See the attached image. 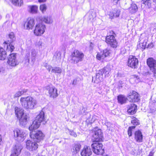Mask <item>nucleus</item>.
<instances>
[{
	"instance_id": "46",
	"label": "nucleus",
	"mask_w": 156,
	"mask_h": 156,
	"mask_svg": "<svg viewBox=\"0 0 156 156\" xmlns=\"http://www.w3.org/2000/svg\"><path fill=\"white\" fill-rule=\"evenodd\" d=\"M43 65L46 68L49 72L50 71L51 69V70H52V69L53 67L50 65H48L47 63H44Z\"/></svg>"
},
{
	"instance_id": "7",
	"label": "nucleus",
	"mask_w": 156,
	"mask_h": 156,
	"mask_svg": "<svg viewBox=\"0 0 156 156\" xmlns=\"http://www.w3.org/2000/svg\"><path fill=\"white\" fill-rule=\"evenodd\" d=\"M7 63L11 67H15L18 65L19 62L16 58V53H12L8 56Z\"/></svg>"
},
{
	"instance_id": "30",
	"label": "nucleus",
	"mask_w": 156,
	"mask_h": 156,
	"mask_svg": "<svg viewBox=\"0 0 156 156\" xmlns=\"http://www.w3.org/2000/svg\"><path fill=\"white\" fill-rule=\"evenodd\" d=\"M29 12L32 14H35L37 12L38 6L36 5H30L28 6Z\"/></svg>"
},
{
	"instance_id": "32",
	"label": "nucleus",
	"mask_w": 156,
	"mask_h": 156,
	"mask_svg": "<svg viewBox=\"0 0 156 156\" xmlns=\"http://www.w3.org/2000/svg\"><path fill=\"white\" fill-rule=\"evenodd\" d=\"M34 136L35 139L37 140V141L38 142V140L39 141L43 139L44 135L41 131H39L35 133Z\"/></svg>"
},
{
	"instance_id": "53",
	"label": "nucleus",
	"mask_w": 156,
	"mask_h": 156,
	"mask_svg": "<svg viewBox=\"0 0 156 156\" xmlns=\"http://www.w3.org/2000/svg\"><path fill=\"white\" fill-rule=\"evenodd\" d=\"M47 0H38V2L40 3L45 2Z\"/></svg>"
},
{
	"instance_id": "58",
	"label": "nucleus",
	"mask_w": 156,
	"mask_h": 156,
	"mask_svg": "<svg viewBox=\"0 0 156 156\" xmlns=\"http://www.w3.org/2000/svg\"><path fill=\"white\" fill-rule=\"evenodd\" d=\"M93 45V44L92 43H90V47H93L92 46Z\"/></svg>"
},
{
	"instance_id": "57",
	"label": "nucleus",
	"mask_w": 156,
	"mask_h": 156,
	"mask_svg": "<svg viewBox=\"0 0 156 156\" xmlns=\"http://www.w3.org/2000/svg\"><path fill=\"white\" fill-rule=\"evenodd\" d=\"M82 110H83V113H84L85 111L86 110V109H85V108L83 107Z\"/></svg>"
},
{
	"instance_id": "6",
	"label": "nucleus",
	"mask_w": 156,
	"mask_h": 156,
	"mask_svg": "<svg viewBox=\"0 0 156 156\" xmlns=\"http://www.w3.org/2000/svg\"><path fill=\"white\" fill-rule=\"evenodd\" d=\"M46 27L42 22L37 23L34 30V34L36 36H41L45 32Z\"/></svg>"
},
{
	"instance_id": "15",
	"label": "nucleus",
	"mask_w": 156,
	"mask_h": 156,
	"mask_svg": "<svg viewBox=\"0 0 156 156\" xmlns=\"http://www.w3.org/2000/svg\"><path fill=\"white\" fill-rule=\"evenodd\" d=\"M37 144L30 140H28L26 142V147L30 151H35L38 148Z\"/></svg>"
},
{
	"instance_id": "3",
	"label": "nucleus",
	"mask_w": 156,
	"mask_h": 156,
	"mask_svg": "<svg viewBox=\"0 0 156 156\" xmlns=\"http://www.w3.org/2000/svg\"><path fill=\"white\" fill-rule=\"evenodd\" d=\"M9 40L5 41L3 44L5 48H6L7 51L12 52L15 48L14 46L12 44L15 39L13 33L12 32L10 33L9 35Z\"/></svg>"
},
{
	"instance_id": "40",
	"label": "nucleus",
	"mask_w": 156,
	"mask_h": 156,
	"mask_svg": "<svg viewBox=\"0 0 156 156\" xmlns=\"http://www.w3.org/2000/svg\"><path fill=\"white\" fill-rule=\"evenodd\" d=\"M113 14L112 16L110 15V18L112 19L114 17H117L119 16L120 14V11L119 10H117L116 11H115L113 13Z\"/></svg>"
},
{
	"instance_id": "41",
	"label": "nucleus",
	"mask_w": 156,
	"mask_h": 156,
	"mask_svg": "<svg viewBox=\"0 0 156 156\" xmlns=\"http://www.w3.org/2000/svg\"><path fill=\"white\" fill-rule=\"evenodd\" d=\"M132 119H133L132 120L131 122L133 125L137 126L140 124L139 121L137 118L134 117Z\"/></svg>"
},
{
	"instance_id": "9",
	"label": "nucleus",
	"mask_w": 156,
	"mask_h": 156,
	"mask_svg": "<svg viewBox=\"0 0 156 156\" xmlns=\"http://www.w3.org/2000/svg\"><path fill=\"white\" fill-rule=\"evenodd\" d=\"M138 60L135 56H130L128 61V66L133 69L137 68Z\"/></svg>"
},
{
	"instance_id": "12",
	"label": "nucleus",
	"mask_w": 156,
	"mask_h": 156,
	"mask_svg": "<svg viewBox=\"0 0 156 156\" xmlns=\"http://www.w3.org/2000/svg\"><path fill=\"white\" fill-rule=\"evenodd\" d=\"M138 94L135 91L130 92L127 96L128 100L131 102H138L139 100Z\"/></svg>"
},
{
	"instance_id": "61",
	"label": "nucleus",
	"mask_w": 156,
	"mask_h": 156,
	"mask_svg": "<svg viewBox=\"0 0 156 156\" xmlns=\"http://www.w3.org/2000/svg\"><path fill=\"white\" fill-rule=\"evenodd\" d=\"M153 47V44L152 43L151 44V48H152Z\"/></svg>"
},
{
	"instance_id": "35",
	"label": "nucleus",
	"mask_w": 156,
	"mask_h": 156,
	"mask_svg": "<svg viewBox=\"0 0 156 156\" xmlns=\"http://www.w3.org/2000/svg\"><path fill=\"white\" fill-rule=\"evenodd\" d=\"M12 4L16 6L20 7L23 4V0H10Z\"/></svg>"
},
{
	"instance_id": "4",
	"label": "nucleus",
	"mask_w": 156,
	"mask_h": 156,
	"mask_svg": "<svg viewBox=\"0 0 156 156\" xmlns=\"http://www.w3.org/2000/svg\"><path fill=\"white\" fill-rule=\"evenodd\" d=\"M15 139L19 142H22L24 139L26 134L24 131L19 128H16L13 130Z\"/></svg>"
},
{
	"instance_id": "18",
	"label": "nucleus",
	"mask_w": 156,
	"mask_h": 156,
	"mask_svg": "<svg viewBox=\"0 0 156 156\" xmlns=\"http://www.w3.org/2000/svg\"><path fill=\"white\" fill-rule=\"evenodd\" d=\"M23 148L20 144H16L13 148L12 153L10 156H18L20 154Z\"/></svg>"
},
{
	"instance_id": "8",
	"label": "nucleus",
	"mask_w": 156,
	"mask_h": 156,
	"mask_svg": "<svg viewBox=\"0 0 156 156\" xmlns=\"http://www.w3.org/2000/svg\"><path fill=\"white\" fill-rule=\"evenodd\" d=\"M105 41L112 47L116 48L117 47L118 42L115 37L113 35L107 36L105 38Z\"/></svg>"
},
{
	"instance_id": "48",
	"label": "nucleus",
	"mask_w": 156,
	"mask_h": 156,
	"mask_svg": "<svg viewBox=\"0 0 156 156\" xmlns=\"http://www.w3.org/2000/svg\"><path fill=\"white\" fill-rule=\"evenodd\" d=\"M126 52V50L124 47H122L120 50V53L122 55L124 54Z\"/></svg>"
},
{
	"instance_id": "11",
	"label": "nucleus",
	"mask_w": 156,
	"mask_h": 156,
	"mask_svg": "<svg viewBox=\"0 0 156 156\" xmlns=\"http://www.w3.org/2000/svg\"><path fill=\"white\" fill-rule=\"evenodd\" d=\"M35 24L34 20L31 17H29L24 24L25 28L27 30H32Z\"/></svg>"
},
{
	"instance_id": "13",
	"label": "nucleus",
	"mask_w": 156,
	"mask_h": 156,
	"mask_svg": "<svg viewBox=\"0 0 156 156\" xmlns=\"http://www.w3.org/2000/svg\"><path fill=\"white\" fill-rule=\"evenodd\" d=\"M102 133L101 130L99 129L94 132L92 135V140L93 142H99L102 140Z\"/></svg>"
},
{
	"instance_id": "16",
	"label": "nucleus",
	"mask_w": 156,
	"mask_h": 156,
	"mask_svg": "<svg viewBox=\"0 0 156 156\" xmlns=\"http://www.w3.org/2000/svg\"><path fill=\"white\" fill-rule=\"evenodd\" d=\"M29 118V115L27 113H24L18 118L20 125L24 127L27 125Z\"/></svg>"
},
{
	"instance_id": "39",
	"label": "nucleus",
	"mask_w": 156,
	"mask_h": 156,
	"mask_svg": "<svg viewBox=\"0 0 156 156\" xmlns=\"http://www.w3.org/2000/svg\"><path fill=\"white\" fill-rule=\"evenodd\" d=\"M137 9L138 8L137 5L134 4H132L131 7L129 8L130 12L132 14L136 12Z\"/></svg>"
},
{
	"instance_id": "26",
	"label": "nucleus",
	"mask_w": 156,
	"mask_h": 156,
	"mask_svg": "<svg viewBox=\"0 0 156 156\" xmlns=\"http://www.w3.org/2000/svg\"><path fill=\"white\" fill-rule=\"evenodd\" d=\"M40 123L35 119L33 122L32 124L29 127V129L30 131L36 129L38 128L40 125Z\"/></svg>"
},
{
	"instance_id": "23",
	"label": "nucleus",
	"mask_w": 156,
	"mask_h": 156,
	"mask_svg": "<svg viewBox=\"0 0 156 156\" xmlns=\"http://www.w3.org/2000/svg\"><path fill=\"white\" fill-rule=\"evenodd\" d=\"M103 76L101 75L98 71L96 73V76L92 77V81L98 84L103 80Z\"/></svg>"
},
{
	"instance_id": "24",
	"label": "nucleus",
	"mask_w": 156,
	"mask_h": 156,
	"mask_svg": "<svg viewBox=\"0 0 156 156\" xmlns=\"http://www.w3.org/2000/svg\"><path fill=\"white\" fill-rule=\"evenodd\" d=\"M151 101H150L149 104L150 108L151 110L152 109V111H154L155 110V108H154L155 103H156V94H154L152 96L151 98Z\"/></svg>"
},
{
	"instance_id": "60",
	"label": "nucleus",
	"mask_w": 156,
	"mask_h": 156,
	"mask_svg": "<svg viewBox=\"0 0 156 156\" xmlns=\"http://www.w3.org/2000/svg\"><path fill=\"white\" fill-rule=\"evenodd\" d=\"M152 1H153L154 2L156 3V0H151Z\"/></svg>"
},
{
	"instance_id": "14",
	"label": "nucleus",
	"mask_w": 156,
	"mask_h": 156,
	"mask_svg": "<svg viewBox=\"0 0 156 156\" xmlns=\"http://www.w3.org/2000/svg\"><path fill=\"white\" fill-rule=\"evenodd\" d=\"M111 52V51L110 50L108 49H106L104 50L103 52L97 54L96 56L97 58L99 60L103 59L106 57L109 56Z\"/></svg>"
},
{
	"instance_id": "28",
	"label": "nucleus",
	"mask_w": 156,
	"mask_h": 156,
	"mask_svg": "<svg viewBox=\"0 0 156 156\" xmlns=\"http://www.w3.org/2000/svg\"><path fill=\"white\" fill-rule=\"evenodd\" d=\"M35 120L40 123L42 122H44L45 120L44 112L41 111L36 117Z\"/></svg>"
},
{
	"instance_id": "31",
	"label": "nucleus",
	"mask_w": 156,
	"mask_h": 156,
	"mask_svg": "<svg viewBox=\"0 0 156 156\" xmlns=\"http://www.w3.org/2000/svg\"><path fill=\"white\" fill-rule=\"evenodd\" d=\"M41 20L47 24H51L53 22L52 18L50 16H44L42 18Z\"/></svg>"
},
{
	"instance_id": "59",
	"label": "nucleus",
	"mask_w": 156,
	"mask_h": 156,
	"mask_svg": "<svg viewBox=\"0 0 156 156\" xmlns=\"http://www.w3.org/2000/svg\"><path fill=\"white\" fill-rule=\"evenodd\" d=\"M83 113L81 111H80L79 112V114H81Z\"/></svg>"
},
{
	"instance_id": "1",
	"label": "nucleus",
	"mask_w": 156,
	"mask_h": 156,
	"mask_svg": "<svg viewBox=\"0 0 156 156\" xmlns=\"http://www.w3.org/2000/svg\"><path fill=\"white\" fill-rule=\"evenodd\" d=\"M20 101L22 107L27 110L34 109L37 103L35 99L29 96L21 98Z\"/></svg>"
},
{
	"instance_id": "29",
	"label": "nucleus",
	"mask_w": 156,
	"mask_h": 156,
	"mask_svg": "<svg viewBox=\"0 0 156 156\" xmlns=\"http://www.w3.org/2000/svg\"><path fill=\"white\" fill-rule=\"evenodd\" d=\"M118 102L121 105L123 104L126 102L127 98L123 95H119L117 97Z\"/></svg>"
},
{
	"instance_id": "22",
	"label": "nucleus",
	"mask_w": 156,
	"mask_h": 156,
	"mask_svg": "<svg viewBox=\"0 0 156 156\" xmlns=\"http://www.w3.org/2000/svg\"><path fill=\"white\" fill-rule=\"evenodd\" d=\"M99 71L102 76L105 74V77H108L110 76L111 68L109 67H105L104 69L100 70Z\"/></svg>"
},
{
	"instance_id": "33",
	"label": "nucleus",
	"mask_w": 156,
	"mask_h": 156,
	"mask_svg": "<svg viewBox=\"0 0 156 156\" xmlns=\"http://www.w3.org/2000/svg\"><path fill=\"white\" fill-rule=\"evenodd\" d=\"M86 16L88 17L89 20H90L95 17L96 15L94 10L93 9H91L87 13Z\"/></svg>"
},
{
	"instance_id": "37",
	"label": "nucleus",
	"mask_w": 156,
	"mask_h": 156,
	"mask_svg": "<svg viewBox=\"0 0 156 156\" xmlns=\"http://www.w3.org/2000/svg\"><path fill=\"white\" fill-rule=\"evenodd\" d=\"M37 52L35 50L33 49L31 51V61L32 63L34 64L36 60V57L37 54Z\"/></svg>"
},
{
	"instance_id": "21",
	"label": "nucleus",
	"mask_w": 156,
	"mask_h": 156,
	"mask_svg": "<svg viewBox=\"0 0 156 156\" xmlns=\"http://www.w3.org/2000/svg\"><path fill=\"white\" fill-rule=\"evenodd\" d=\"M143 136L140 130H137L135 131L134 133V139L137 142H143Z\"/></svg>"
},
{
	"instance_id": "45",
	"label": "nucleus",
	"mask_w": 156,
	"mask_h": 156,
	"mask_svg": "<svg viewBox=\"0 0 156 156\" xmlns=\"http://www.w3.org/2000/svg\"><path fill=\"white\" fill-rule=\"evenodd\" d=\"M30 53L29 52L27 53L25 56L24 59L26 61V62H27L28 64H29L30 63Z\"/></svg>"
},
{
	"instance_id": "10",
	"label": "nucleus",
	"mask_w": 156,
	"mask_h": 156,
	"mask_svg": "<svg viewBox=\"0 0 156 156\" xmlns=\"http://www.w3.org/2000/svg\"><path fill=\"white\" fill-rule=\"evenodd\" d=\"M147 63L151 70L153 72L154 76L156 78V60L152 58H149L147 59Z\"/></svg>"
},
{
	"instance_id": "63",
	"label": "nucleus",
	"mask_w": 156,
	"mask_h": 156,
	"mask_svg": "<svg viewBox=\"0 0 156 156\" xmlns=\"http://www.w3.org/2000/svg\"><path fill=\"white\" fill-rule=\"evenodd\" d=\"M145 48V46H144V48Z\"/></svg>"
},
{
	"instance_id": "47",
	"label": "nucleus",
	"mask_w": 156,
	"mask_h": 156,
	"mask_svg": "<svg viewBox=\"0 0 156 156\" xmlns=\"http://www.w3.org/2000/svg\"><path fill=\"white\" fill-rule=\"evenodd\" d=\"M69 134L72 136H73L74 137H76L77 136V134L76 133H75L73 131V130H70L69 131Z\"/></svg>"
},
{
	"instance_id": "54",
	"label": "nucleus",
	"mask_w": 156,
	"mask_h": 156,
	"mask_svg": "<svg viewBox=\"0 0 156 156\" xmlns=\"http://www.w3.org/2000/svg\"><path fill=\"white\" fill-rule=\"evenodd\" d=\"M4 71V68L1 66H0V72H2Z\"/></svg>"
},
{
	"instance_id": "43",
	"label": "nucleus",
	"mask_w": 156,
	"mask_h": 156,
	"mask_svg": "<svg viewBox=\"0 0 156 156\" xmlns=\"http://www.w3.org/2000/svg\"><path fill=\"white\" fill-rule=\"evenodd\" d=\"M135 128V126H133L129 127L128 130V134L129 137L132 135V132L133 129H134Z\"/></svg>"
},
{
	"instance_id": "42",
	"label": "nucleus",
	"mask_w": 156,
	"mask_h": 156,
	"mask_svg": "<svg viewBox=\"0 0 156 156\" xmlns=\"http://www.w3.org/2000/svg\"><path fill=\"white\" fill-rule=\"evenodd\" d=\"M47 9V6L45 4H42L40 6V9L42 13L45 12Z\"/></svg>"
},
{
	"instance_id": "49",
	"label": "nucleus",
	"mask_w": 156,
	"mask_h": 156,
	"mask_svg": "<svg viewBox=\"0 0 156 156\" xmlns=\"http://www.w3.org/2000/svg\"><path fill=\"white\" fill-rule=\"evenodd\" d=\"M37 45L39 46H41L42 44V42L41 41H39L37 43Z\"/></svg>"
},
{
	"instance_id": "52",
	"label": "nucleus",
	"mask_w": 156,
	"mask_h": 156,
	"mask_svg": "<svg viewBox=\"0 0 156 156\" xmlns=\"http://www.w3.org/2000/svg\"><path fill=\"white\" fill-rule=\"evenodd\" d=\"M122 76V74L120 72H118L117 74V76L118 77H121Z\"/></svg>"
},
{
	"instance_id": "44",
	"label": "nucleus",
	"mask_w": 156,
	"mask_h": 156,
	"mask_svg": "<svg viewBox=\"0 0 156 156\" xmlns=\"http://www.w3.org/2000/svg\"><path fill=\"white\" fill-rule=\"evenodd\" d=\"M151 1V0H142L141 2L142 4L145 5H147L149 7H150Z\"/></svg>"
},
{
	"instance_id": "64",
	"label": "nucleus",
	"mask_w": 156,
	"mask_h": 156,
	"mask_svg": "<svg viewBox=\"0 0 156 156\" xmlns=\"http://www.w3.org/2000/svg\"><path fill=\"white\" fill-rule=\"evenodd\" d=\"M39 156V155H37V156Z\"/></svg>"
},
{
	"instance_id": "5",
	"label": "nucleus",
	"mask_w": 156,
	"mask_h": 156,
	"mask_svg": "<svg viewBox=\"0 0 156 156\" xmlns=\"http://www.w3.org/2000/svg\"><path fill=\"white\" fill-rule=\"evenodd\" d=\"M103 146L102 144L99 141L94 142L91 145L93 152L98 155H102L104 153Z\"/></svg>"
},
{
	"instance_id": "25",
	"label": "nucleus",
	"mask_w": 156,
	"mask_h": 156,
	"mask_svg": "<svg viewBox=\"0 0 156 156\" xmlns=\"http://www.w3.org/2000/svg\"><path fill=\"white\" fill-rule=\"evenodd\" d=\"M81 146L80 143H75L73 145V148L71 149L72 152L74 154L78 153L81 148Z\"/></svg>"
},
{
	"instance_id": "55",
	"label": "nucleus",
	"mask_w": 156,
	"mask_h": 156,
	"mask_svg": "<svg viewBox=\"0 0 156 156\" xmlns=\"http://www.w3.org/2000/svg\"><path fill=\"white\" fill-rule=\"evenodd\" d=\"M120 0H112V1L115 4H117L118 2Z\"/></svg>"
},
{
	"instance_id": "51",
	"label": "nucleus",
	"mask_w": 156,
	"mask_h": 156,
	"mask_svg": "<svg viewBox=\"0 0 156 156\" xmlns=\"http://www.w3.org/2000/svg\"><path fill=\"white\" fill-rule=\"evenodd\" d=\"M154 152L153 151H151L148 156H153Z\"/></svg>"
},
{
	"instance_id": "34",
	"label": "nucleus",
	"mask_w": 156,
	"mask_h": 156,
	"mask_svg": "<svg viewBox=\"0 0 156 156\" xmlns=\"http://www.w3.org/2000/svg\"><path fill=\"white\" fill-rule=\"evenodd\" d=\"M27 91V89H23L16 93L14 95V97L15 98H18L22 94L26 93Z\"/></svg>"
},
{
	"instance_id": "2",
	"label": "nucleus",
	"mask_w": 156,
	"mask_h": 156,
	"mask_svg": "<svg viewBox=\"0 0 156 156\" xmlns=\"http://www.w3.org/2000/svg\"><path fill=\"white\" fill-rule=\"evenodd\" d=\"M84 56V55L82 52L78 50H75L70 55L72 62L75 64L82 61Z\"/></svg>"
},
{
	"instance_id": "20",
	"label": "nucleus",
	"mask_w": 156,
	"mask_h": 156,
	"mask_svg": "<svg viewBox=\"0 0 156 156\" xmlns=\"http://www.w3.org/2000/svg\"><path fill=\"white\" fill-rule=\"evenodd\" d=\"M92 154V151L91 148L87 146H85L81 152V155L82 156H90Z\"/></svg>"
},
{
	"instance_id": "50",
	"label": "nucleus",
	"mask_w": 156,
	"mask_h": 156,
	"mask_svg": "<svg viewBox=\"0 0 156 156\" xmlns=\"http://www.w3.org/2000/svg\"><path fill=\"white\" fill-rule=\"evenodd\" d=\"M77 83V80L75 79L73 80L72 83V84L73 85H76Z\"/></svg>"
},
{
	"instance_id": "38",
	"label": "nucleus",
	"mask_w": 156,
	"mask_h": 156,
	"mask_svg": "<svg viewBox=\"0 0 156 156\" xmlns=\"http://www.w3.org/2000/svg\"><path fill=\"white\" fill-rule=\"evenodd\" d=\"M51 72L55 73L61 74L62 73V69L59 67H53L51 70Z\"/></svg>"
},
{
	"instance_id": "62",
	"label": "nucleus",
	"mask_w": 156,
	"mask_h": 156,
	"mask_svg": "<svg viewBox=\"0 0 156 156\" xmlns=\"http://www.w3.org/2000/svg\"><path fill=\"white\" fill-rule=\"evenodd\" d=\"M30 137H31V138H32V135H30Z\"/></svg>"
},
{
	"instance_id": "17",
	"label": "nucleus",
	"mask_w": 156,
	"mask_h": 156,
	"mask_svg": "<svg viewBox=\"0 0 156 156\" xmlns=\"http://www.w3.org/2000/svg\"><path fill=\"white\" fill-rule=\"evenodd\" d=\"M47 89L48 91L50 97L54 98L58 96L57 93V90L54 87H47Z\"/></svg>"
},
{
	"instance_id": "56",
	"label": "nucleus",
	"mask_w": 156,
	"mask_h": 156,
	"mask_svg": "<svg viewBox=\"0 0 156 156\" xmlns=\"http://www.w3.org/2000/svg\"><path fill=\"white\" fill-rule=\"evenodd\" d=\"M2 141V137L1 135H0V145L1 144V142Z\"/></svg>"
},
{
	"instance_id": "19",
	"label": "nucleus",
	"mask_w": 156,
	"mask_h": 156,
	"mask_svg": "<svg viewBox=\"0 0 156 156\" xmlns=\"http://www.w3.org/2000/svg\"><path fill=\"white\" fill-rule=\"evenodd\" d=\"M137 106L134 104L132 103L127 106V112L129 114L133 115L136 112Z\"/></svg>"
},
{
	"instance_id": "27",
	"label": "nucleus",
	"mask_w": 156,
	"mask_h": 156,
	"mask_svg": "<svg viewBox=\"0 0 156 156\" xmlns=\"http://www.w3.org/2000/svg\"><path fill=\"white\" fill-rule=\"evenodd\" d=\"M16 115L18 118L20 117V116L24 114V110L22 108L16 107L15 108Z\"/></svg>"
},
{
	"instance_id": "36",
	"label": "nucleus",
	"mask_w": 156,
	"mask_h": 156,
	"mask_svg": "<svg viewBox=\"0 0 156 156\" xmlns=\"http://www.w3.org/2000/svg\"><path fill=\"white\" fill-rule=\"evenodd\" d=\"M7 56L6 53L3 48L0 47V60H3Z\"/></svg>"
}]
</instances>
